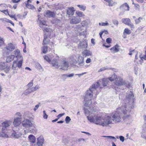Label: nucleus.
<instances>
[{
    "instance_id": "f257e3e1",
    "label": "nucleus",
    "mask_w": 146,
    "mask_h": 146,
    "mask_svg": "<svg viewBox=\"0 0 146 146\" xmlns=\"http://www.w3.org/2000/svg\"><path fill=\"white\" fill-rule=\"evenodd\" d=\"M13 54L15 55H11L7 57L6 61L7 62H9L13 60L14 58H15L16 60L13 61L12 66V69L15 70L17 67L19 68L21 67L23 63V58L19 50L15 51L13 52Z\"/></svg>"
},
{
    "instance_id": "f03ea898",
    "label": "nucleus",
    "mask_w": 146,
    "mask_h": 146,
    "mask_svg": "<svg viewBox=\"0 0 146 146\" xmlns=\"http://www.w3.org/2000/svg\"><path fill=\"white\" fill-rule=\"evenodd\" d=\"M100 86L99 82H97L96 84L92 85L89 89L86 92L84 98V105L85 106L89 107L92 103L91 98L93 96L95 91L96 90V89Z\"/></svg>"
},
{
    "instance_id": "7ed1b4c3",
    "label": "nucleus",
    "mask_w": 146,
    "mask_h": 146,
    "mask_svg": "<svg viewBox=\"0 0 146 146\" xmlns=\"http://www.w3.org/2000/svg\"><path fill=\"white\" fill-rule=\"evenodd\" d=\"M84 110L85 115L87 116V119L90 122L99 125L101 115L94 113L92 110L90 111L88 109L84 108Z\"/></svg>"
},
{
    "instance_id": "20e7f679",
    "label": "nucleus",
    "mask_w": 146,
    "mask_h": 146,
    "mask_svg": "<svg viewBox=\"0 0 146 146\" xmlns=\"http://www.w3.org/2000/svg\"><path fill=\"white\" fill-rule=\"evenodd\" d=\"M132 107V105L128 103H125L122 106V111L123 114L122 118L124 122L127 124H130L132 121V117L127 114V113H129L131 111Z\"/></svg>"
},
{
    "instance_id": "39448f33",
    "label": "nucleus",
    "mask_w": 146,
    "mask_h": 146,
    "mask_svg": "<svg viewBox=\"0 0 146 146\" xmlns=\"http://www.w3.org/2000/svg\"><path fill=\"white\" fill-rule=\"evenodd\" d=\"M11 123L10 121H6L0 125V136L7 138L8 135L7 134V128L9 127Z\"/></svg>"
},
{
    "instance_id": "423d86ee",
    "label": "nucleus",
    "mask_w": 146,
    "mask_h": 146,
    "mask_svg": "<svg viewBox=\"0 0 146 146\" xmlns=\"http://www.w3.org/2000/svg\"><path fill=\"white\" fill-rule=\"evenodd\" d=\"M122 107L121 108H119L117 111L113 113L111 115L113 121L115 123L120 122L121 119V117L123 116Z\"/></svg>"
},
{
    "instance_id": "0eeeda50",
    "label": "nucleus",
    "mask_w": 146,
    "mask_h": 146,
    "mask_svg": "<svg viewBox=\"0 0 146 146\" xmlns=\"http://www.w3.org/2000/svg\"><path fill=\"white\" fill-rule=\"evenodd\" d=\"M113 121L111 117L107 116L103 118L101 116L99 125L103 127L108 125L112 123Z\"/></svg>"
},
{
    "instance_id": "6e6552de",
    "label": "nucleus",
    "mask_w": 146,
    "mask_h": 146,
    "mask_svg": "<svg viewBox=\"0 0 146 146\" xmlns=\"http://www.w3.org/2000/svg\"><path fill=\"white\" fill-rule=\"evenodd\" d=\"M69 62L66 58L64 59L62 61L61 64L59 65L60 70H67L69 67Z\"/></svg>"
},
{
    "instance_id": "1a4fd4ad",
    "label": "nucleus",
    "mask_w": 146,
    "mask_h": 146,
    "mask_svg": "<svg viewBox=\"0 0 146 146\" xmlns=\"http://www.w3.org/2000/svg\"><path fill=\"white\" fill-rule=\"evenodd\" d=\"M122 22L125 24L128 25L131 28H134V25L131 23V20L128 18H123L122 19Z\"/></svg>"
},
{
    "instance_id": "9d476101",
    "label": "nucleus",
    "mask_w": 146,
    "mask_h": 146,
    "mask_svg": "<svg viewBox=\"0 0 146 146\" xmlns=\"http://www.w3.org/2000/svg\"><path fill=\"white\" fill-rule=\"evenodd\" d=\"M81 19L77 16L73 17L70 19V23L72 24H76L80 23Z\"/></svg>"
},
{
    "instance_id": "9b49d317",
    "label": "nucleus",
    "mask_w": 146,
    "mask_h": 146,
    "mask_svg": "<svg viewBox=\"0 0 146 146\" xmlns=\"http://www.w3.org/2000/svg\"><path fill=\"white\" fill-rule=\"evenodd\" d=\"M23 126L26 128L32 127L33 124L31 121L28 119L23 121L22 122Z\"/></svg>"
},
{
    "instance_id": "f8f14e48",
    "label": "nucleus",
    "mask_w": 146,
    "mask_h": 146,
    "mask_svg": "<svg viewBox=\"0 0 146 146\" xmlns=\"http://www.w3.org/2000/svg\"><path fill=\"white\" fill-rule=\"evenodd\" d=\"M22 119L21 117H15L13 122L14 126L15 127L19 126L21 123Z\"/></svg>"
},
{
    "instance_id": "ddd939ff",
    "label": "nucleus",
    "mask_w": 146,
    "mask_h": 146,
    "mask_svg": "<svg viewBox=\"0 0 146 146\" xmlns=\"http://www.w3.org/2000/svg\"><path fill=\"white\" fill-rule=\"evenodd\" d=\"M15 49V46L11 43L9 44L7 46L6 48H4L3 51H11ZM8 51H7V53H8Z\"/></svg>"
},
{
    "instance_id": "4468645a",
    "label": "nucleus",
    "mask_w": 146,
    "mask_h": 146,
    "mask_svg": "<svg viewBox=\"0 0 146 146\" xmlns=\"http://www.w3.org/2000/svg\"><path fill=\"white\" fill-rule=\"evenodd\" d=\"M124 84V81L123 79L121 78H117L115 82V85L117 86H120L123 85Z\"/></svg>"
},
{
    "instance_id": "2eb2a0df",
    "label": "nucleus",
    "mask_w": 146,
    "mask_h": 146,
    "mask_svg": "<svg viewBox=\"0 0 146 146\" xmlns=\"http://www.w3.org/2000/svg\"><path fill=\"white\" fill-rule=\"evenodd\" d=\"M119 8L122 11L124 12L125 11H129V7L127 4L126 3L121 5Z\"/></svg>"
},
{
    "instance_id": "dca6fc26",
    "label": "nucleus",
    "mask_w": 146,
    "mask_h": 146,
    "mask_svg": "<svg viewBox=\"0 0 146 146\" xmlns=\"http://www.w3.org/2000/svg\"><path fill=\"white\" fill-rule=\"evenodd\" d=\"M44 15L47 17L49 18L54 17L55 16V14L53 12L47 10L46 11Z\"/></svg>"
},
{
    "instance_id": "f3484780",
    "label": "nucleus",
    "mask_w": 146,
    "mask_h": 146,
    "mask_svg": "<svg viewBox=\"0 0 146 146\" xmlns=\"http://www.w3.org/2000/svg\"><path fill=\"white\" fill-rule=\"evenodd\" d=\"M87 46V43L85 40H83L82 42H80L78 46V48H86Z\"/></svg>"
},
{
    "instance_id": "a211bd4d",
    "label": "nucleus",
    "mask_w": 146,
    "mask_h": 146,
    "mask_svg": "<svg viewBox=\"0 0 146 146\" xmlns=\"http://www.w3.org/2000/svg\"><path fill=\"white\" fill-rule=\"evenodd\" d=\"M134 95L132 92L130 91L129 92L128 94L126 96V100L129 101V102H133Z\"/></svg>"
},
{
    "instance_id": "6ab92c4d",
    "label": "nucleus",
    "mask_w": 146,
    "mask_h": 146,
    "mask_svg": "<svg viewBox=\"0 0 146 146\" xmlns=\"http://www.w3.org/2000/svg\"><path fill=\"white\" fill-rule=\"evenodd\" d=\"M74 7L68 8L67 10V14L70 17V15H73L74 12Z\"/></svg>"
},
{
    "instance_id": "aec40b11",
    "label": "nucleus",
    "mask_w": 146,
    "mask_h": 146,
    "mask_svg": "<svg viewBox=\"0 0 146 146\" xmlns=\"http://www.w3.org/2000/svg\"><path fill=\"white\" fill-rule=\"evenodd\" d=\"M37 144L35 146H42L44 142V139L42 137H40L37 139Z\"/></svg>"
},
{
    "instance_id": "412c9836",
    "label": "nucleus",
    "mask_w": 146,
    "mask_h": 146,
    "mask_svg": "<svg viewBox=\"0 0 146 146\" xmlns=\"http://www.w3.org/2000/svg\"><path fill=\"white\" fill-rule=\"evenodd\" d=\"M110 50L113 53L118 52L119 51V46L118 45L116 44L111 48Z\"/></svg>"
},
{
    "instance_id": "4be33fe9",
    "label": "nucleus",
    "mask_w": 146,
    "mask_h": 146,
    "mask_svg": "<svg viewBox=\"0 0 146 146\" xmlns=\"http://www.w3.org/2000/svg\"><path fill=\"white\" fill-rule=\"evenodd\" d=\"M51 64L52 66L58 69L59 68L58 60L56 59H53L51 62Z\"/></svg>"
},
{
    "instance_id": "5701e85b",
    "label": "nucleus",
    "mask_w": 146,
    "mask_h": 146,
    "mask_svg": "<svg viewBox=\"0 0 146 146\" xmlns=\"http://www.w3.org/2000/svg\"><path fill=\"white\" fill-rule=\"evenodd\" d=\"M67 60L68 61L69 63H70V64H73V63H75L76 62L74 57L73 56H71L68 58Z\"/></svg>"
},
{
    "instance_id": "b1692460",
    "label": "nucleus",
    "mask_w": 146,
    "mask_h": 146,
    "mask_svg": "<svg viewBox=\"0 0 146 146\" xmlns=\"http://www.w3.org/2000/svg\"><path fill=\"white\" fill-rule=\"evenodd\" d=\"M78 62L79 64H83V63H84V56L81 55H79L78 57Z\"/></svg>"
},
{
    "instance_id": "393cba45",
    "label": "nucleus",
    "mask_w": 146,
    "mask_h": 146,
    "mask_svg": "<svg viewBox=\"0 0 146 146\" xmlns=\"http://www.w3.org/2000/svg\"><path fill=\"white\" fill-rule=\"evenodd\" d=\"M83 54L85 56H91L92 54L90 51L87 50H85L83 51Z\"/></svg>"
},
{
    "instance_id": "a878e982",
    "label": "nucleus",
    "mask_w": 146,
    "mask_h": 146,
    "mask_svg": "<svg viewBox=\"0 0 146 146\" xmlns=\"http://www.w3.org/2000/svg\"><path fill=\"white\" fill-rule=\"evenodd\" d=\"M108 3V5L110 7H112L116 4L117 3L114 2L113 0H104Z\"/></svg>"
},
{
    "instance_id": "bb28decb",
    "label": "nucleus",
    "mask_w": 146,
    "mask_h": 146,
    "mask_svg": "<svg viewBox=\"0 0 146 146\" xmlns=\"http://www.w3.org/2000/svg\"><path fill=\"white\" fill-rule=\"evenodd\" d=\"M90 21L89 20H86L82 21L81 24L82 26H87L90 24Z\"/></svg>"
},
{
    "instance_id": "cd10ccee",
    "label": "nucleus",
    "mask_w": 146,
    "mask_h": 146,
    "mask_svg": "<svg viewBox=\"0 0 146 146\" xmlns=\"http://www.w3.org/2000/svg\"><path fill=\"white\" fill-rule=\"evenodd\" d=\"M28 138L31 142L34 143L35 142L36 138L33 135H29L28 137Z\"/></svg>"
},
{
    "instance_id": "c85d7f7f",
    "label": "nucleus",
    "mask_w": 146,
    "mask_h": 146,
    "mask_svg": "<svg viewBox=\"0 0 146 146\" xmlns=\"http://www.w3.org/2000/svg\"><path fill=\"white\" fill-rule=\"evenodd\" d=\"M76 14L78 15V17L80 18V17H83L84 18H85V15L83 12L80 11H77L76 12Z\"/></svg>"
},
{
    "instance_id": "c756f323",
    "label": "nucleus",
    "mask_w": 146,
    "mask_h": 146,
    "mask_svg": "<svg viewBox=\"0 0 146 146\" xmlns=\"http://www.w3.org/2000/svg\"><path fill=\"white\" fill-rule=\"evenodd\" d=\"M50 40L46 36V35L45 34L44 35V39L43 41V44H46L48 43Z\"/></svg>"
},
{
    "instance_id": "7c9ffc66",
    "label": "nucleus",
    "mask_w": 146,
    "mask_h": 146,
    "mask_svg": "<svg viewBox=\"0 0 146 146\" xmlns=\"http://www.w3.org/2000/svg\"><path fill=\"white\" fill-rule=\"evenodd\" d=\"M40 24L39 26L41 28H44V26H46L47 25L46 24V21L43 20L39 21Z\"/></svg>"
},
{
    "instance_id": "2f4dec72",
    "label": "nucleus",
    "mask_w": 146,
    "mask_h": 146,
    "mask_svg": "<svg viewBox=\"0 0 146 146\" xmlns=\"http://www.w3.org/2000/svg\"><path fill=\"white\" fill-rule=\"evenodd\" d=\"M21 135L15 132H14L12 133V136L15 138H19Z\"/></svg>"
},
{
    "instance_id": "473e14b6",
    "label": "nucleus",
    "mask_w": 146,
    "mask_h": 146,
    "mask_svg": "<svg viewBox=\"0 0 146 146\" xmlns=\"http://www.w3.org/2000/svg\"><path fill=\"white\" fill-rule=\"evenodd\" d=\"M33 92L32 88H28L25 91L23 94L25 95H27L31 92Z\"/></svg>"
},
{
    "instance_id": "72a5a7b5",
    "label": "nucleus",
    "mask_w": 146,
    "mask_h": 146,
    "mask_svg": "<svg viewBox=\"0 0 146 146\" xmlns=\"http://www.w3.org/2000/svg\"><path fill=\"white\" fill-rule=\"evenodd\" d=\"M102 80V84L103 86H106L108 82V78H104Z\"/></svg>"
},
{
    "instance_id": "f704fd0d",
    "label": "nucleus",
    "mask_w": 146,
    "mask_h": 146,
    "mask_svg": "<svg viewBox=\"0 0 146 146\" xmlns=\"http://www.w3.org/2000/svg\"><path fill=\"white\" fill-rule=\"evenodd\" d=\"M25 3L26 4V6L27 8L29 9H33L35 8V7L33 5L30 4H29L28 3H26V2H25Z\"/></svg>"
},
{
    "instance_id": "c9c22d12",
    "label": "nucleus",
    "mask_w": 146,
    "mask_h": 146,
    "mask_svg": "<svg viewBox=\"0 0 146 146\" xmlns=\"http://www.w3.org/2000/svg\"><path fill=\"white\" fill-rule=\"evenodd\" d=\"M117 75L115 74H114L113 75H112L111 77H109L108 79L111 81H112L114 80L115 79H117Z\"/></svg>"
},
{
    "instance_id": "e433bc0d",
    "label": "nucleus",
    "mask_w": 146,
    "mask_h": 146,
    "mask_svg": "<svg viewBox=\"0 0 146 146\" xmlns=\"http://www.w3.org/2000/svg\"><path fill=\"white\" fill-rule=\"evenodd\" d=\"M131 33V31L130 30L127 28H126L124 31L123 34L124 35H125V34L127 35H129Z\"/></svg>"
},
{
    "instance_id": "4c0bfd02",
    "label": "nucleus",
    "mask_w": 146,
    "mask_h": 146,
    "mask_svg": "<svg viewBox=\"0 0 146 146\" xmlns=\"http://www.w3.org/2000/svg\"><path fill=\"white\" fill-rule=\"evenodd\" d=\"M83 27L82 25H79L76 26V28L78 31H80L83 30Z\"/></svg>"
},
{
    "instance_id": "58836bf2",
    "label": "nucleus",
    "mask_w": 146,
    "mask_h": 146,
    "mask_svg": "<svg viewBox=\"0 0 146 146\" xmlns=\"http://www.w3.org/2000/svg\"><path fill=\"white\" fill-rule=\"evenodd\" d=\"M77 6L80 9V10L84 11L86 10V6L83 5H78Z\"/></svg>"
},
{
    "instance_id": "ea45409f",
    "label": "nucleus",
    "mask_w": 146,
    "mask_h": 146,
    "mask_svg": "<svg viewBox=\"0 0 146 146\" xmlns=\"http://www.w3.org/2000/svg\"><path fill=\"white\" fill-rule=\"evenodd\" d=\"M143 19V18L141 17H139L138 19H136L135 20V23L136 24H138L141 22V20Z\"/></svg>"
},
{
    "instance_id": "a19ab883",
    "label": "nucleus",
    "mask_w": 146,
    "mask_h": 146,
    "mask_svg": "<svg viewBox=\"0 0 146 146\" xmlns=\"http://www.w3.org/2000/svg\"><path fill=\"white\" fill-rule=\"evenodd\" d=\"M43 31L49 33H51L52 31V30L50 28L48 27L44 28Z\"/></svg>"
},
{
    "instance_id": "79ce46f5",
    "label": "nucleus",
    "mask_w": 146,
    "mask_h": 146,
    "mask_svg": "<svg viewBox=\"0 0 146 146\" xmlns=\"http://www.w3.org/2000/svg\"><path fill=\"white\" fill-rule=\"evenodd\" d=\"M48 51V47L47 46H44L42 48V52L44 53H46Z\"/></svg>"
},
{
    "instance_id": "37998d69",
    "label": "nucleus",
    "mask_w": 146,
    "mask_h": 146,
    "mask_svg": "<svg viewBox=\"0 0 146 146\" xmlns=\"http://www.w3.org/2000/svg\"><path fill=\"white\" fill-rule=\"evenodd\" d=\"M5 64L4 63H1L0 64V70H3L5 68Z\"/></svg>"
},
{
    "instance_id": "c03bdc74",
    "label": "nucleus",
    "mask_w": 146,
    "mask_h": 146,
    "mask_svg": "<svg viewBox=\"0 0 146 146\" xmlns=\"http://www.w3.org/2000/svg\"><path fill=\"white\" fill-rule=\"evenodd\" d=\"M86 139H85L84 138H80L77 139V141L79 142V144H81L82 143L81 142L82 141L86 142Z\"/></svg>"
},
{
    "instance_id": "a18cd8bd",
    "label": "nucleus",
    "mask_w": 146,
    "mask_h": 146,
    "mask_svg": "<svg viewBox=\"0 0 146 146\" xmlns=\"http://www.w3.org/2000/svg\"><path fill=\"white\" fill-rule=\"evenodd\" d=\"M4 43V40L3 38L0 37V47L3 45Z\"/></svg>"
},
{
    "instance_id": "49530a36",
    "label": "nucleus",
    "mask_w": 146,
    "mask_h": 146,
    "mask_svg": "<svg viewBox=\"0 0 146 146\" xmlns=\"http://www.w3.org/2000/svg\"><path fill=\"white\" fill-rule=\"evenodd\" d=\"M10 70V67L9 66H6L5 68L4 69V71L6 73H7Z\"/></svg>"
},
{
    "instance_id": "de8ad7c7",
    "label": "nucleus",
    "mask_w": 146,
    "mask_h": 146,
    "mask_svg": "<svg viewBox=\"0 0 146 146\" xmlns=\"http://www.w3.org/2000/svg\"><path fill=\"white\" fill-rule=\"evenodd\" d=\"M110 68L107 67H103L100 69H99L98 71V72H100L102 71H103L109 69Z\"/></svg>"
},
{
    "instance_id": "09e8293b",
    "label": "nucleus",
    "mask_w": 146,
    "mask_h": 146,
    "mask_svg": "<svg viewBox=\"0 0 146 146\" xmlns=\"http://www.w3.org/2000/svg\"><path fill=\"white\" fill-rule=\"evenodd\" d=\"M70 120L71 119L68 116L66 117L65 119V121L66 123H69Z\"/></svg>"
},
{
    "instance_id": "8fccbe9b",
    "label": "nucleus",
    "mask_w": 146,
    "mask_h": 146,
    "mask_svg": "<svg viewBox=\"0 0 146 146\" xmlns=\"http://www.w3.org/2000/svg\"><path fill=\"white\" fill-rule=\"evenodd\" d=\"M23 117L24 119L26 120L27 119V118H29V114L27 113H25L23 115Z\"/></svg>"
},
{
    "instance_id": "3c124183",
    "label": "nucleus",
    "mask_w": 146,
    "mask_h": 146,
    "mask_svg": "<svg viewBox=\"0 0 146 146\" xmlns=\"http://www.w3.org/2000/svg\"><path fill=\"white\" fill-rule=\"evenodd\" d=\"M102 137L107 138L108 139H115V137L113 136H102Z\"/></svg>"
},
{
    "instance_id": "603ef678",
    "label": "nucleus",
    "mask_w": 146,
    "mask_h": 146,
    "mask_svg": "<svg viewBox=\"0 0 146 146\" xmlns=\"http://www.w3.org/2000/svg\"><path fill=\"white\" fill-rule=\"evenodd\" d=\"M36 66L39 70L42 69V68L41 65L39 63H37L36 64Z\"/></svg>"
},
{
    "instance_id": "864d4df0",
    "label": "nucleus",
    "mask_w": 146,
    "mask_h": 146,
    "mask_svg": "<svg viewBox=\"0 0 146 146\" xmlns=\"http://www.w3.org/2000/svg\"><path fill=\"white\" fill-rule=\"evenodd\" d=\"M39 88V86L37 85L35 87H32V90H33V91L34 92L37 89H38Z\"/></svg>"
},
{
    "instance_id": "5fc2aeb1",
    "label": "nucleus",
    "mask_w": 146,
    "mask_h": 146,
    "mask_svg": "<svg viewBox=\"0 0 146 146\" xmlns=\"http://www.w3.org/2000/svg\"><path fill=\"white\" fill-rule=\"evenodd\" d=\"M112 22L115 25H116L117 26L119 24V23L117 20L115 19H114L113 20Z\"/></svg>"
},
{
    "instance_id": "6e6d98bb",
    "label": "nucleus",
    "mask_w": 146,
    "mask_h": 146,
    "mask_svg": "<svg viewBox=\"0 0 146 146\" xmlns=\"http://www.w3.org/2000/svg\"><path fill=\"white\" fill-rule=\"evenodd\" d=\"M123 85H125L128 88H129L130 86V85L129 82H124V84Z\"/></svg>"
},
{
    "instance_id": "4d7b16f0",
    "label": "nucleus",
    "mask_w": 146,
    "mask_h": 146,
    "mask_svg": "<svg viewBox=\"0 0 146 146\" xmlns=\"http://www.w3.org/2000/svg\"><path fill=\"white\" fill-rule=\"evenodd\" d=\"M33 85V83L32 82L29 83L27 85V86L28 88H32Z\"/></svg>"
},
{
    "instance_id": "13d9d810",
    "label": "nucleus",
    "mask_w": 146,
    "mask_h": 146,
    "mask_svg": "<svg viewBox=\"0 0 146 146\" xmlns=\"http://www.w3.org/2000/svg\"><path fill=\"white\" fill-rule=\"evenodd\" d=\"M43 118L44 119H46L48 118V115L46 114V111L44 110L43 111Z\"/></svg>"
},
{
    "instance_id": "bf43d9fd",
    "label": "nucleus",
    "mask_w": 146,
    "mask_h": 146,
    "mask_svg": "<svg viewBox=\"0 0 146 146\" xmlns=\"http://www.w3.org/2000/svg\"><path fill=\"white\" fill-rule=\"evenodd\" d=\"M142 137L146 140V132H142L141 135Z\"/></svg>"
},
{
    "instance_id": "052dcab7",
    "label": "nucleus",
    "mask_w": 146,
    "mask_h": 146,
    "mask_svg": "<svg viewBox=\"0 0 146 146\" xmlns=\"http://www.w3.org/2000/svg\"><path fill=\"white\" fill-rule=\"evenodd\" d=\"M1 12L4 13L6 15H9L8 11L7 9L4 10H2V11H0Z\"/></svg>"
},
{
    "instance_id": "680f3d73",
    "label": "nucleus",
    "mask_w": 146,
    "mask_h": 146,
    "mask_svg": "<svg viewBox=\"0 0 146 146\" xmlns=\"http://www.w3.org/2000/svg\"><path fill=\"white\" fill-rule=\"evenodd\" d=\"M16 18H17V19H23L22 16L20 14L17 15L16 16Z\"/></svg>"
},
{
    "instance_id": "e2e57ef3",
    "label": "nucleus",
    "mask_w": 146,
    "mask_h": 146,
    "mask_svg": "<svg viewBox=\"0 0 146 146\" xmlns=\"http://www.w3.org/2000/svg\"><path fill=\"white\" fill-rule=\"evenodd\" d=\"M44 58L45 60L47 62H49L50 61V59L48 58V57L46 56H45L44 57Z\"/></svg>"
},
{
    "instance_id": "0e129e2a",
    "label": "nucleus",
    "mask_w": 146,
    "mask_h": 146,
    "mask_svg": "<svg viewBox=\"0 0 146 146\" xmlns=\"http://www.w3.org/2000/svg\"><path fill=\"white\" fill-rule=\"evenodd\" d=\"M119 137L120 141H121L122 142H124V137L122 136H120Z\"/></svg>"
},
{
    "instance_id": "69168bd1",
    "label": "nucleus",
    "mask_w": 146,
    "mask_h": 146,
    "mask_svg": "<svg viewBox=\"0 0 146 146\" xmlns=\"http://www.w3.org/2000/svg\"><path fill=\"white\" fill-rule=\"evenodd\" d=\"M139 56L141 59L142 60L143 59L145 60H146V55H145L143 56H141V55H140Z\"/></svg>"
},
{
    "instance_id": "338daca9",
    "label": "nucleus",
    "mask_w": 146,
    "mask_h": 146,
    "mask_svg": "<svg viewBox=\"0 0 146 146\" xmlns=\"http://www.w3.org/2000/svg\"><path fill=\"white\" fill-rule=\"evenodd\" d=\"M111 39L110 38H108L106 39V42L108 43H110L111 42Z\"/></svg>"
},
{
    "instance_id": "774afa93",
    "label": "nucleus",
    "mask_w": 146,
    "mask_h": 146,
    "mask_svg": "<svg viewBox=\"0 0 146 146\" xmlns=\"http://www.w3.org/2000/svg\"><path fill=\"white\" fill-rule=\"evenodd\" d=\"M64 113L59 114L57 116V118L59 119L60 117H61L62 116L64 115Z\"/></svg>"
}]
</instances>
